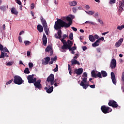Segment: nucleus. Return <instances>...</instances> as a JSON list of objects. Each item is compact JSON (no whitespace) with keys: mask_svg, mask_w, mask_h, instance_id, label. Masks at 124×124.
Segmentation results:
<instances>
[{"mask_svg":"<svg viewBox=\"0 0 124 124\" xmlns=\"http://www.w3.org/2000/svg\"><path fill=\"white\" fill-rule=\"evenodd\" d=\"M24 72L26 74H29L30 73V71H29V68H26L25 70L24 71Z\"/></svg>","mask_w":124,"mask_h":124,"instance_id":"obj_32","label":"nucleus"},{"mask_svg":"<svg viewBox=\"0 0 124 124\" xmlns=\"http://www.w3.org/2000/svg\"><path fill=\"white\" fill-rule=\"evenodd\" d=\"M100 42L98 40H96V41L92 44L93 47H96L99 45Z\"/></svg>","mask_w":124,"mask_h":124,"instance_id":"obj_26","label":"nucleus"},{"mask_svg":"<svg viewBox=\"0 0 124 124\" xmlns=\"http://www.w3.org/2000/svg\"><path fill=\"white\" fill-rule=\"evenodd\" d=\"M18 40L20 43H22V39L20 36L18 37Z\"/></svg>","mask_w":124,"mask_h":124,"instance_id":"obj_59","label":"nucleus"},{"mask_svg":"<svg viewBox=\"0 0 124 124\" xmlns=\"http://www.w3.org/2000/svg\"><path fill=\"white\" fill-rule=\"evenodd\" d=\"M48 87H49L47 91H46V92L47 93H51L53 91L54 87L51 86L50 85L48 86Z\"/></svg>","mask_w":124,"mask_h":124,"instance_id":"obj_19","label":"nucleus"},{"mask_svg":"<svg viewBox=\"0 0 124 124\" xmlns=\"http://www.w3.org/2000/svg\"><path fill=\"white\" fill-rule=\"evenodd\" d=\"M110 75H111V78L112 83H113L114 84H116V80L115 78V75L114 72H111Z\"/></svg>","mask_w":124,"mask_h":124,"instance_id":"obj_14","label":"nucleus"},{"mask_svg":"<svg viewBox=\"0 0 124 124\" xmlns=\"http://www.w3.org/2000/svg\"><path fill=\"white\" fill-rule=\"evenodd\" d=\"M87 78L84 77L82 78V80L81 81V82H83V83H86L87 82Z\"/></svg>","mask_w":124,"mask_h":124,"instance_id":"obj_38","label":"nucleus"},{"mask_svg":"<svg viewBox=\"0 0 124 124\" xmlns=\"http://www.w3.org/2000/svg\"><path fill=\"white\" fill-rule=\"evenodd\" d=\"M83 73L82 68H78V69H75L74 70V73L77 75H81Z\"/></svg>","mask_w":124,"mask_h":124,"instance_id":"obj_13","label":"nucleus"},{"mask_svg":"<svg viewBox=\"0 0 124 124\" xmlns=\"http://www.w3.org/2000/svg\"><path fill=\"white\" fill-rule=\"evenodd\" d=\"M86 13L88 14L89 15H93L95 13V12L94 11H86Z\"/></svg>","mask_w":124,"mask_h":124,"instance_id":"obj_29","label":"nucleus"},{"mask_svg":"<svg viewBox=\"0 0 124 124\" xmlns=\"http://www.w3.org/2000/svg\"><path fill=\"white\" fill-rule=\"evenodd\" d=\"M0 50L1 51V55L0 56V59H3L5 58L4 51V46L1 44L0 45Z\"/></svg>","mask_w":124,"mask_h":124,"instance_id":"obj_10","label":"nucleus"},{"mask_svg":"<svg viewBox=\"0 0 124 124\" xmlns=\"http://www.w3.org/2000/svg\"><path fill=\"white\" fill-rule=\"evenodd\" d=\"M54 75L53 74H51L50 76L47 77L46 80V85L47 86L48 83H50L49 84L51 85H53L55 81Z\"/></svg>","mask_w":124,"mask_h":124,"instance_id":"obj_4","label":"nucleus"},{"mask_svg":"<svg viewBox=\"0 0 124 124\" xmlns=\"http://www.w3.org/2000/svg\"><path fill=\"white\" fill-rule=\"evenodd\" d=\"M57 79H55L54 80V86L55 87H57V86H58L57 84H59V83H57Z\"/></svg>","mask_w":124,"mask_h":124,"instance_id":"obj_49","label":"nucleus"},{"mask_svg":"<svg viewBox=\"0 0 124 124\" xmlns=\"http://www.w3.org/2000/svg\"><path fill=\"white\" fill-rule=\"evenodd\" d=\"M120 6L124 7V2H122V1H119Z\"/></svg>","mask_w":124,"mask_h":124,"instance_id":"obj_47","label":"nucleus"},{"mask_svg":"<svg viewBox=\"0 0 124 124\" xmlns=\"http://www.w3.org/2000/svg\"><path fill=\"white\" fill-rule=\"evenodd\" d=\"M61 41H62V44H67L66 41L64 40V38H62Z\"/></svg>","mask_w":124,"mask_h":124,"instance_id":"obj_44","label":"nucleus"},{"mask_svg":"<svg viewBox=\"0 0 124 124\" xmlns=\"http://www.w3.org/2000/svg\"><path fill=\"white\" fill-rule=\"evenodd\" d=\"M121 81L123 82V84H124V71L122 73V76H121Z\"/></svg>","mask_w":124,"mask_h":124,"instance_id":"obj_35","label":"nucleus"},{"mask_svg":"<svg viewBox=\"0 0 124 124\" xmlns=\"http://www.w3.org/2000/svg\"><path fill=\"white\" fill-rule=\"evenodd\" d=\"M97 21L100 24V25H104V22L102 19L98 18L97 19Z\"/></svg>","mask_w":124,"mask_h":124,"instance_id":"obj_33","label":"nucleus"},{"mask_svg":"<svg viewBox=\"0 0 124 124\" xmlns=\"http://www.w3.org/2000/svg\"><path fill=\"white\" fill-rule=\"evenodd\" d=\"M100 73L102 76V78H105L108 76V73L106 71H101Z\"/></svg>","mask_w":124,"mask_h":124,"instance_id":"obj_22","label":"nucleus"},{"mask_svg":"<svg viewBox=\"0 0 124 124\" xmlns=\"http://www.w3.org/2000/svg\"><path fill=\"white\" fill-rule=\"evenodd\" d=\"M14 81L13 79H11V80H9L7 83H6V85H8L10 84V83H12Z\"/></svg>","mask_w":124,"mask_h":124,"instance_id":"obj_45","label":"nucleus"},{"mask_svg":"<svg viewBox=\"0 0 124 124\" xmlns=\"http://www.w3.org/2000/svg\"><path fill=\"white\" fill-rule=\"evenodd\" d=\"M94 39L95 38L96 39L98 40L99 38V36L97 34H95L94 36Z\"/></svg>","mask_w":124,"mask_h":124,"instance_id":"obj_58","label":"nucleus"},{"mask_svg":"<svg viewBox=\"0 0 124 124\" xmlns=\"http://www.w3.org/2000/svg\"><path fill=\"white\" fill-rule=\"evenodd\" d=\"M90 41L92 42H94L95 41V39L94 38V36L92 35H90L88 37Z\"/></svg>","mask_w":124,"mask_h":124,"instance_id":"obj_24","label":"nucleus"},{"mask_svg":"<svg viewBox=\"0 0 124 124\" xmlns=\"http://www.w3.org/2000/svg\"><path fill=\"white\" fill-rule=\"evenodd\" d=\"M85 8L87 10H88L90 9V6L88 5H87L85 6Z\"/></svg>","mask_w":124,"mask_h":124,"instance_id":"obj_64","label":"nucleus"},{"mask_svg":"<svg viewBox=\"0 0 124 124\" xmlns=\"http://www.w3.org/2000/svg\"><path fill=\"white\" fill-rule=\"evenodd\" d=\"M16 2L19 5H22V2L20 0H17L16 1Z\"/></svg>","mask_w":124,"mask_h":124,"instance_id":"obj_57","label":"nucleus"},{"mask_svg":"<svg viewBox=\"0 0 124 124\" xmlns=\"http://www.w3.org/2000/svg\"><path fill=\"white\" fill-rule=\"evenodd\" d=\"M44 60H42V63L44 65H47L49 63V62L50 60V58L49 57H46L44 58Z\"/></svg>","mask_w":124,"mask_h":124,"instance_id":"obj_11","label":"nucleus"},{"mask_svg":"<svg viewBox=\"0 0 124 124\" xmlns=\"http://www.w3.org/2000/svg\"><path fill=\"white\" fill-rule=\"evenodd\" d=\"M13 64H14V62H9L8 63L6 64V65H7L8 66H11L13 65Z\"/></svg>","mask_w":124,"mask_h":124,"instance_id":"obj_34","label":"nucleus"},{"mask_svg":"<svg viewBox=\"0 0 124 124\" xmlns=\"http://www.w3.org/2000/svg\"><path fill=\"white\" fill-rule=\"evenodd\" d=\"M34 75H29L27 77V79L28 80V83H34L37 81L36 78H33Z\"/></svg>","mask_w":124,"mask_h":124,"instance_id":"obj_6","label":"nucleus"},{"mask_svg":"<svg viewBox=\"0 0 124 124\" xmlns=\"http://www.w3.org/2000/svg\"><path fill=\"white\" fill-rule=\"evenodd\" d=\"M85 24H90L91 25H94V23L93 22H91V21H86L85 22Z\"/></svg>","mask_w":124,"mask_h":124,"instance_id":"obj_50","label":"nucleus"},{"mask_svg":"<svg viewBox=\"0 0 124 124\" xmlns=\"http://www.w3.org/2000/svg\"><path fill=\"white\" fill-rule=\"evenodd\" d=\"M108 105L114 108H116L118 107V103L115 101L113 100H109Z\"/></svg>","mask_w":124,"mask_h":124,"instance_id":"obj_8","label":"nucleus"},{"mask_svg":"<svg viewBox=\"0 0 124 124\" xmlns=\"http://www.w3.org/2000/svg\"><path fill=\"white\" fill-rule=\"evenodd\" d=\"M66 20L69 21L68 23H66L61 19H59L57 21H55L54 26V28L55 29V30H58L63 27H64L65 28H69L72 24V19L71 17L67 16L66 17Z\"/></svg>","mask_w":124,"mask_h":124,"instance_id":"obj_1","label":"nucleus"},{"mask_svg":"<svg viewBox=\"0 0 124 124\" xmlns=\"http://www.w3.org/2000/svg\"><path fill=\"white\" fill-rule=\"evenodd\" d=\"M37 30L39 32H42L43 31V28L41 24H38L37 25Z\"/></svg>","mask_w":124,"mask_h":124,"instance_id":"obj_21","label":"nucleus"},{"mask_svg":"<svg viewBox=\"0 0 124 124\" xmlns=\"http://www.w3.org/2000/svg\"><path fill=\"white\" fill-rule=\"evenodd\" d=\"M41 80L38 79L37 81L34 83V85L35 86V88L36 89H38L39 90L41 89L42 85L41 84Z\"/></svg>","mask_w":124,"mask_h":124,"instance_id":"obj_9","label":"nucleus"},{"mask_svg":"<svg viewBox=\"0 0 124 124\" xmlns=\"http://www.w3.org/2000/svg\"><path fill=\"white\" fill-rule=\"evenodd\" d=\"M24 81L19 76H15L14 77L13 83L17 85H21Z\"/></svg>","mask_w":124,"mask_h":124,"instance_id":"obj_3","label":"nucleus"},{"mask_svg":"<svg viewBox=\"0 0 124 124\" xmlns=\"http://www.w3.org/2000/svg\"><path fill=\"white\" fill-rule=\"evenodd\" d=\"M101 110L104 114H108L112 111V108L109 107H106L105 105L101 106Z\"/></svg>","mask_w":124,"mask_h":124,"instance_id":"obj_5","label":"nucleus"},{"mask_svg":"<svg viewBox=\"0 0 124 124\" xmlns=\"http://www.w3.org/2000/svg\"><path fill=\"white\" fill-rule=\"evenodd\" d=\"M24 44L26 46L30 45L31 44V42L29 41H24Z\"/></svg>","mask_w":124,"mask_h":124,"instance_id":"obj_37","label":"nucleus"},{"mask_svg":"<svg viewBox=\"0 0 124 124\" xmlns=\"http://www.w3.org/2000/svg\"><path fill=\"white\" fill-rule=\"evenodd\" d=\"M51 47L50 46L46 47V48L45 51L46 52H49L51 50Z\"/></svg>","mask_w":124,"mask_h":124,"instance_id":"obj_41","label":"nucleus"},{"mask_svg":"<svg viewBox=\"0 0 124 124\" xmlns=\"http://www.w3.org/2000/svg\"><path fill=\"white\" fill-rule=\"evenodd\" d=\"M97 40H98V42L100 43V41H103L104 40V37H101V38H99Z\"/></svg>","mask_w":124,"mask_h":124,"instance_id":"obj_53","label":"nucleus"},{"mask_svg":"<svg viewBox=\"0 0 124 124\" xmlns=\"http://www.w3.org/2000/svg\"><path fill=\"white\" fill-rule=\"evenodd\" d=\"M42 40L44 46H46L47 44V37L46 34L43 35Z\"/></svg>","mask_w":124,"mask_h":124,"instance_id":"obj_18","label":"nucleus"},{"mask_svg":"<svg viewBox=\"0 0 124 124\" xmlns=\"http://www.w3.org/2000/svg\"><path fill=\"white\" fill-rule=\"evenodd\" d=\"M82 77L88 78L87 72H84V73H83V74L82 75Z\"/></svg>","mask_w":124,"mask_h":124,"instance_id":"obj_51","label":"nucleus"},{"mask_svg":"<svg viewBox=\"0 0 124 124\" xmlns=\"http://www.w3.org/2000/svg\"><path fill=\"white\" fill-rule=\"evenodd\" d=\"M71 29L73 30L74 31H78L77 28L74 27H71Z\"/></svg>","mask_w":124,"mask_h":124,"instance_id":"obj_54","label":"nucleus"},{"mask_svg":"<svg viewBox=\"0 0 124 124\" xmlns=\"http://www.w3.org/2000/svg\"><path fill=\"white\" fill-rule=\"evenodd\" d=\"M69 39L71 40H73V33H70L69 34Z\"/></svg>","mask_w":124,"mask_h":124,"instance_id":"obj_46","label":"nucleus"},{"mask_svg":"<svg viewBox=\"0 0 124 124\" xmlns=\"http://www.w3.org/2000/svg\"><path fill=\"white\" fill-rule=\"evenodd\" d=\"M57 57L56 56H55L54 58L52 57L51 58V60L52 61H53V62H56L57 61Z\"/></svg>","mask_w":124,"mask_h":124,"instance_id":"obj_39","label":"nucleus"},{"mask_svg":"<svg viewBox=\"0 0 124 124\" xmlns=\"http://www.w3.org/2000/svg\"><path fill=\"white\" fill-rule=\"evenodd\" d=\"M0 9L1 11L4 12L6 10V7L4 5L1 6L0 7Z\"/></svg>","mask_w":124,"mask_h":124,"instance_id":"obj_30","label":"nucleus"},{"mask_svg":"<svg viewBox=\"0 0 124 124\" xmlns=\"http://www.w3.org/2000/svg\"><path fill=\"white\" fill-rule=\"evenodd\" d=\"M3 50H4V52H9L8 49H7V48L6 47H3Z\"/></svg>","mask_w":124,"mask_h":124,"instance_id":"obj_55","label":"nucleus"},{"mask_svg":"<svg viewBox=\"0 0 124 124\" xmlns=\"http://www.w3.org/2000/svg\"><path fill=\"white\" fill-rule=\"evenodd\" d=\"M11 12L12 14H15L16 15H17L18 14L17 11L16 10V8L15 7L12 8Z\"/></svg>","mask_w":124,"mask_h":124,"instance_id":"obj_23","label":"nucleus"},{"mask_svg":"<svg viewBox=\"0 0 124 124\" xmlns=\"http://www.w3.org/2000/svg\"><path fill=\"white\" fill-rule=\"evenodd\" d=\"M116 60L114 59H112L110 63V67H111V69H114L116 67Z\"/></svg>","mask_w":124,"mask_h":124,"instance_id":"obj_12","label":"nucleus"},{"mask_svg":"<svg viewBox=\"0 0 124 124\" xmlns=\"http://www.w3.org/2000/svg\"><path fill=\"white\" fill-rule=\"evenodd\" d=\"M117 29L119 30H122L123 29H124V25H122L121 26H118Z\"/></svg>","mask_w":124,"mask_h":124,"instance_id":"obj_40","label":"nucleus"},{"mask_svg":"<svg viewBox=\"0 0 124 124\" xmlns=\"http://www.w3.org/2000/svg\"><path fill=\"white\" fill-rule=\"evenodd\" d=\"M56 67H55V68H54V69L53 70V71L54 72H58V64H56Z\"/></svg>","mask_w":124,"mask_h":124,"instance_id":"obj_42","label":"nucleus"},{"mask_svg":"<svg viewBox=\"0 0 124 124\" xmlns=\"http://www.w3.org/2000/svg\"><path fill=\"white\" fill-rule=\"evenodd\" d=\"M67 43H68L67 45L69 46V47H72L73 45V43L72 41H71L70 40H67Z\"/></svg>","mask_w":124,"mask_h":124,"instance_id":"obj_27","label":"nucleus"},{"mask_svg":"<svg viewBox=\"0 0 124 124\" xmlns=\"http://www.w3.org/2000/svg\"><path fill=\"white\" fill-rule=\"evenodd\" d=\"M124 39L123 38L120 39V40H118V42H116L115 44V46L116 47H119L121 44H122L123 42Z\"/></svg>","mask_w":124,"mask_h":124,"instance_id":"obj_17","label":"nucleus"},{"mask_svg":"<svg viewBox=\"0 0 124 124\" xmlns=\"http://www.w3.org/2000/svg\"><path fill=\"white\" fill-rule=\"evenodd\" d=\"M99 16V13L97 12L96 13H95L94 15V17L96 18V17Z\"/></svg>","mask_w":124,"mask_h":124,"instance_id":"obj_60","label":"nucleus"},{"mask_svg":"<svg viewBox=\"0 0 124 124\" xmlns=\"http://www.w3.org/2000/svg\"><path fill=\"white\" fill-rule=\"evenodd\" d=\"M116 3V0H110L109 3L110 5H112V4H114Z\"/></svg>","mask_w":124,"mask_h":124,"instance_id":"obj_43","label":"nucleus"},{"mask_svg":"<svg viewBox=\"0 0 124 124\" xmlns=\"http://www.w3.org/2000/svg\"><path fill=\"white\" fill-rule=\"evenodd\" d=\"M41 22L42 23L43 27L44 28V31H45V33L46 35H48V31H49V29H48V26H47L46 20L44 19V18L42 17L41 18Z\"/></svg>","mask_w":124,"mask_h":124,"instance_id":"obj_2","label":"nucleus"},{"mask_svg":"<svg viewBox=\"0 0 124 124\" xmlns=\"http://www.w3.org/2000/svg\"><path fill=\"white\" fill-rule=\"evenodd\" d=\"M79 85L82 86L84 90H86L90 86L89 84H85L83 81H81L80 83H79Z\"/></svg>","mask_w":124,"mask_h":124,"instance_id":"obj_16","label":"nucleus"},{"mask_svg":"<svg viewBox=\"0 0 124 124\" xmlns=\"http://www.w3.org/2000/svg\"><path fill=\"white\" fill-rule=\"evenodd\" d=\"M62 50H65V49H69V47L68 46V45L67 44H63V46L61 47Z\"/></svg>","mask_w":124,"mask_h":124,"instance_id":"obj_25","label":"nucleus"},{"mask_svg":"<svg viewBox=\"0 0 124 124\" xmlns=\"http://www.w3.org/2000/svg\"><path fill=\"white\" fill-rule=\"evenodd\" d=\"M58 36H59V39L62 38V31L61 30H59L57 32Z\"/></svg>","mask_w":124,"mask_h":124,"instance_id":"obj_28","label":"nucleus"},{"mask_svg":"<svg viewBox=\"0 0 124 124\" xmlns=\"http://www.w3.org/2000/svg\"><path fill=\"white\" fill-rule=\"evenodd\" d=\"M68 71H69V75H72V72H71V69L70 64H68Z\"/></svg>","mask_w":124,"mask_h":124,"instance_id":"obj_36","label":"nucleus"},{"mask_svg":"<svg viewBox=\"0 0 124 124\" xmlns=\"http://www.w3.org/2000/svg\"><path fill=\"white\" fill-rule=\"evenodd\" d=\"M76 49H77V47H76V46H73V47H69V51H75L76 50Z\"/></svg>","mask_w":124,"mask_h":124,"instance_id":"obj_31","label":"nucleus"},{"mask_svg":"<svg viewBox=\"0 0 124 124\" xmlns=\"http://www.w3.org/2000/svg\"><path fill=\"white\" fill-rule=\"evenodd\" d=\"M34 8V4L32 3L31 4V9H33Z\"/></svg>","mask_w":124,"mask_h":124,"instance_id":"obj_62","label":"nucleus"},{"mask_svg":"<svg viewBox=\"0 0 124 124\" xmlns=\"http://www.w3.org/2000/svg\"><path fill=\"white\" fill-rule=\"evenodd\" d=\"M90 87L92 89H95V85H90Z\"/></svg>","mask_w":124,"mask_h":124,"instance_id":"obj_61","label":"nucleus"},{"mask_svg":"<svg viewBox=\"0 0 124 124\" xmlns=\"http://www.w3.org/2000/svg\"><path fill=\"white\" fill-rule=\"evenodd\" d=\"M91 75H92V77L94 78H102L101 73L100 72H98L97 74H96L94 70H93L92 71Z\"/></svg>","mask_w":124,"mask_h":124,"instance_id":"obj_7","label":"nucleus"},{"mask_svg":"<svg viewBox=\"0 0 124 124\" xmlns=\"http://www.w3.org/2000/svg\"><path fill=\"white\" fill-rule=\"evenodd\" d=\"M82 48L83 51H86L88 49V48L86 46H83Z\"/></svg>","mask_w":124,"mask_h":124,"instance_id":"obj_63","label":"nucleus"},{"mask_svg":"<svg viewBox=\"0 0 124 124\" xmlns=\"http://www.w3.org/2000/svg\"><path fill=\"white\" fill-rule=\"evenodd\" d=\"M78 11V8L77 7H75L73 8V12L74 13H76Z\"/></svg>","mask_w":124,"mask_h":124,"instance_id":"obj_48","label":"nucleus"},{"mask_svg":"<svg viewBox=\"0 0 124 124\" xmlns=\"http://www.w3.org/2000/svg\"><path fill=\"white\" fill-rule=\"evenodd\" d=\"M124 8V7L123 8V7L120 6L119 7V10L120 11L123 12Z\"/></svg>","mask_w":124,"mask_h":124,"instance_id":"obj_56","label":"nucleus"},{"mask_svg":"<svg viewBox=\"0 0 124 124\" xmlns=\"http://www.w3.org/2000/svg\"><path fill=\"white\" fill-rule=\"evenodd\" d=\"M33 66V65L32 63H29V67L30 68H32Z\"/></svg>","mask_w":124,"mask_h":124,"instance_id":"obj_52","label":"nucleus"},{"mask_svg":"<svg viewBox=\"0 0 124 124\" xmlns=\"http://www.w3.org/2000/svg\"><path fill=\"white\" fill-rule=\"evenodd\" d=\"M71 63L72 65L77 64L78 66H79L80 65V63H79V62L77 60H76V59H72L71 61Z\"/></svg>","mask_w":124,"mask_h":124,"instance_id":"obj_15","label":"nucleus"},{"mask_svg":"<svg viewBox=\"0 0 124 124\" xmlns=\"http://www.w3.org/2000/svg\"><path fill=\"white\" fill-rule=\"evenodd\" d=\"M78 2H76V1H70V2H69V5L70 6H76Z\"/></svg>","mask_w":124,"mask_h":124,"instance_id":"obj_20","label":"nucleus"}]
</instances>
